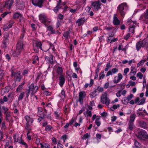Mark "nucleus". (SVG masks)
Returning <instances> with one entry per match:
<instances>
[{
    "instance_id": "nucleus-1",
    "label": "nucleus",
    "mask_w": 148,
    "mask_h": 148,
    "mask_svg": "<svg viewBox=\"0 0 148 148\" xmlns=\"http://www.w3.org/2000/svg\"><path fill=\"white\" fill-rule=\"evenodd\" d=\"M128 8V7L127 3H123L119 5L117 7V12L121 16L124 17Z\"/></svg>"
},
{
    "instance_id": "nucleus-2",
    "label": "nucleus",
    "mask_w": 148,
    "mask_h": 148,
    "mask_svg": "<svg viewBox=\"0 0 148 148\" xmlns=\"http://www.w3.org/2000/svg\"><path fill=\"white\" fill-rule=\"evenodd\" d=\"M136 22L133 21L131 19H128L126 22V24L129 25V32L130 33L133 34L134 32V29L136 26Z\"/></svg>"
},
{
    "instance_id": "nucleus-3",
    "label": "nucleus",
    "mask_w": 148,
    "mask_h": 148,
    "mask_svg": "<svg viewBox=\"0 0 148 148\" xmlns=\"http://www.w3.org/2000/svg\"><path fill=\"white\" fill-rule=\"evenodd\" d=\"M23 44L22 42L20 41L17 44L16 50L12 54V56L15 57H18L23 50Z\"/></svg>"
},
{
    "instance_id": "nucleus-4",
    "label": "nucleus",
    "mask_w": 148,
    "mask_h": 148,
    "mask_svg": "<svg viewBox=\"0 0 148 148\" xmlns=\"http://www.w3.org/2000/svg\"><path fill=\"white\" fill-rule=\"evenodd\" d=\"M136 136L138 138L141 140H145L148 139V134L144 130H142L139 131Z\"/></svg>"
},
{
    "instance_id": "nucleus-5",
    "label": "nucleus",
    "mask_w": 148,
    "mask_h": 148,
    "mask_svg": "<svg viewBox=\"0 0 148 148\" xmlns=\"http://www.w3.org/2000/svg\"><path fill=\"white\" fill-rule=\"evenodd\" d=\"M39 18L41 22L46 26H47L50 22V21L47 18L46 16L44 14H40Z\"/></svg>"
},
{
    "instance_id": "nucleus-6",
    "label": "nucleus",
    "mask_w": 148,
    "mask_h": 148,
    "mask_svg": "<svg viewBox=\"0 0 148 148\" xmlns=\"http://www.w3.org/2000/svg\"><path fill=\"white\" fill-rule=\"evenodd\" d=\"M101 102L103 104H105L108 106L110 103V101L107 97V94L104 92L101 96Z\"/></svg>"
},
{
    "instance_id": "nucleus-7",
    "label": "nucleus",
    "mask_w": 148,
    "mask_h": 148,
    "mask_svg": "<svg viewBox=\"0 0 148 148\" xmlns=\"http://www.w3.org/2000/svg\"><path fill=\"white\" fill-rule=\"evenodd\" d=\"M101 3L99 1H95L92 3V8L95 10H98L101 9Z\"/></svg>"
},
{
    "instance_id": "nucleus-8",
    "label": "nucleus",
    "mask_w": 148,
    "mask_h": 148,
    "mask_svg": "<svg viewBox=\"0 0 148 148\" xmlns=\"http://www.w3.org/2000/svg\"><path fill=\"white\" fill-rule=\"evenodd\" d=\"M10 37L8 33H4L2 43L4 45V47H6L8 43Z\"/></svg>"
},
{
    "instance_id": "nucleus-9",
    "label": "nucleus",
    "mask_w": 148,
    "mask_h": 148,
    "mask_svg": "<svg viewBox=\"0 0 148 148\" xmlns=\"http://www.w3.org/2000/svg\"><path fill=\"white\" fill-rule=\"evenodd\" d=\"M45 0H31L32 4L35 6L41 8Z\"/></svg>"
},
{
    "instance_id": "nucleus-10",
    "label": "nucleus",
    "mask_w": 148,
    "mask_h": 148,
    "mask_svg": "<svg viewBox=\"0 0 148 148\" xmlns=\"http://www.w3.org/2000/svg\"><path fill=\"white\" fill-rule=\"evenodd\" d=\"M38 90L37 86H34L33 83L29 87V89L31 93L34 94L36 93Z\"/></svg>"
},
{
    "instance_id": "nucleus-11",
    "label": "nucleus",
    "mask_w": 148,
    "mask_h": 148,
    "mask_svg": "<svg viewBox=\"0 0 148 148\" xmlns=\"http://www.w3.org/2000/svg\"><path fill=\"white\" fill-rule=\"evenodd\" d=\"M86 95V93L84 91H82L79 92V101L80 104L83 103V99L85 97Z\"/></svg>"
},
{
    "instance_id": "nucleus-12",
    "label": "nucleus",
    "mask_w": 148,
    "mask_h": 148,
    "mask_svg": "<svg viewBox=\"0 0 148 148\" xmlns=\"http://www.w3.org/2000/svg\"><path fill=\"white\" fill-rule=\"evenodd\" d=\"M14 22H9L8 23L5 24L3 26V29L4 31H6L8 30L9 29L11 28L12 27Z\"/></svg>"
},
{
    "instance_id": "nucleus-13",
    "label": "nucleus",
    "mask_w": 148,
    "mask_h": 148,
    "mask_svg": "<svg viewBox=\"0 0 148 148\" xmlns=\"http://www.w3.org/2000/svg\"><path fill=\"white\" fill-rule=\"evenodd\" d=\"M12 75L14 76V77L16 78V80L19 82L21 81V79L22 77V76L21 75V72L20 71H18L14 73L13 72H12Z\"/></svg>"
},
{
    "instance_id": "nucleus-14",
    "label": "nucleus",
    "mask_w": 148,
    "mask_h": 148,
    "mask_svg": "<svg viewBox=\"0 0 148 148\" xmlns=\"http://www.w3.org/2000/svg\"><path fill=\"white\" fill-rule=\"evenodd\" d=\"M13 3L14 0H8L5 2L4 7L10 9L11 8Z\"/></svg>"
},
{
    "instance_id": "nucleus-15",
    "label": "nucleus",
    "mask_w": 148,
    "mask_h": 148,
    "mask_svg": "<svg viewBox=\"0 0 148 148\" xmlns=\"http://www.w3.org/2000/svg\"><path fill=\"white\" fill-rule=\"evenodd\" d=\"M118 69L116 68L112 69L111 70L108 71L106 76H108L110 75H112L113 74L117 73L118 72Z\"/></svg>"
},
{
    "instance_id": "nucleus-16",
    "label": "nucleus",
    "mask_w": 148,
    "mask_h": 148,
    "mask_svg": "<svg viewBox=\"0 0 148 148\" xmlns=\"http://www.w3.org/2000/svg\"><path fill=\"white\" fill-rule=\"evenodd\" d=\"M114 36V35L111 34V35H110L109 37L107 38V42L108 43H111V42H114L118 40L117 38H113Z\"/></svg>"
},
{
    "instance_id": "nucleus-17",
    "label": "nucleus",
    "mask_w": 148,
    "mask_h": 148,
    "mask_svg": "<svg viewBox=\"0 0 148 148\" xmlns=\"http://www.w3.org/2000/svg\"><path fill=\"white\" fill-rule=\"evenodd\" d=\"M116 76H115L113 80V82L115 84H117L119 82L120 80L122 79L123 76L121 74V73H118V74L117 79H116Z\"/></svg>"
},
{
    "instance_id": "nucleus-18",
    "label": "nucleus",
    "mask_w": 148,
    "mask_h": 148,
    "mask_svg": "<svg viewBox=\"0 0 148 148\" xmlns=\"http://www.w3.org/2000/svg\"><path fill=\"white\" fill-rule=\"evenodd\" d=\"M113 23L114 25H119L120 23V21L117 17L116 14H115L114 15Z\"/></svg>"
},
{
    "instance_id": "nucleus-19",
    "label": "nucleus",
    "mask_w": 148,
    "mask_h": 148,
    "mask_svg": "<svg viewBox=\"0 0 148 148\" xmlns=\"http://www.w3.org/2000/svg\"><path fill=\"white\" fill-rule=\"evenodd\" d=\"M86 19L84 18H82L77 20L76 22V23L78 24V26H80L81 25H83Z\"/></svg>"
},
{
    "instance_id": "nucleus-20",
    "label": "nucleus",
    "mask_w": 148,
    "mask_h": 148,
    "mask_svg": "<svg viewBox=\"0 0 148 148\" xmlns=\"http://www.w3.org/2000/svg\"><path fill=\"white\" fill-rule=\"evenodd\" d=\"M53 56L51 55H50L49 57L46 56L45 57V60L46 61H47V63H49L51 64H53Z\"/></svg>"
},
{
    "instance_id": "nucleus-21",
    "label": "nucleus",
    "mask_w": 148,
    "mask_h": 148,
    "mask_svg": "<svg viewBox=\"0 0 148 148\" xmlns=\"http://www.w3.org/2000/svg\"><path fill=\"white\" fill-rule=\"evenodd\" d=\"M62 0H59L57 4V6L54 8L53 11L56 13H57L58 10L60 9L61 7V2Z\"/></svg>"
},
{
    "instance_id": "nucleus-22",
    "label": "nucleus",
    "mask_w": 148,
    "mask_h": 148,
    "mask_svg": "<svg viewBox=\"0 0 148 148\" xmlns=\"http://www.w3.org/2000/svg\"><path fill=\"white\" fill-rule=\"evenodd\" d=\"M148 19L146 17L145 14L144 15L143 14L140 16L139 20L143 23L147 24L148 23V21L147 20Z\"/></svg>"
},
{
    "instance_id": "nucleus-23",
    "label": "nucleus",
    "mask_w": 148,
    "mask_h": 148,
    "mask_svg": "<svg viewBox=\"0 0 148 148\" xmlns=\"http://www.w3.org/2000/svg\"><path fill=\"white\" fill-rule=\"evenodd\" d=\"M59 85L61 87H62L65 83V78L63 75H61L59 77Z\"/></svg>"
},
{
    "instance_id": "nucleus-24",
    "label": "nucleus",
    "mask_w": 148,
    "mask_h": 148,
    "mask_svg": "<svg viewBox=\"0 0 148 148\" xmlns=\"http://www.w3.org/2000/svg\"><path fill=\"white\" fill-rule=\"evenodd\" d=\"M19 17L20 18L19 21H21V19L23 18L22 15L20 13L18 12H16L14 14L13 18L14 19L18 18Z\"/></svg>"
},
{
    "instance_id": "nucleus-25",
    "label": "nucleus",
    "mask_w": 148,
    "mask_h": 148,
    "mask_svg": "<svg viewBox=\"0 0 148 148\" xmlns=\"http://www.w3.org/2000/svg\"><path fill=\"white\" fill-rule=\"evenodd\" d=\"M141 43L143 46V47L146 48H148V40L147 39H145L141 41Z\"/></svg>"
},
{
    "instance_id": "nucleus-26",
    "label": "nucleus",
    "mask_w": 148,
    "mask_h": 148,
    "mask_svg": "<svg viewBox=\"0 0 148 148\" xmlns=\"http://www.w3.org/2000/svg\"><path fill=\"white\" fill-rule=\"evenodd\" d=\"M139 125L140 127L144 129H147V125L146 123L143 121H140L139 122Z\"/></svg>"
},
{
    "instance_id": "nucleus-27",
    "label": "nucleus",
    "mask_w": 148,
    "mask_h": 148,
    "mask_svg": "<svg viewBox=\"0 0 148 148\" xmlns=\"http://www.w3.org/2000/svg\"><path fill=\"white\" fill-rule=\"evenodd\" d=\"M141 47H143V46L141 43V41L139 40L136 43V50L138 51Z\"/></svg>"
},
{
    "instance_id": "nucleus-28",
    "label": "nucleus",
    "mask_w": 148,
    "mask_h": 148,
    "mask_svg": "<svg viewBox=\"0 0 148 148\" xmlns=\"http://www.w3.org/2000/svg\"><path fill=\"white\" fill-rule=\"evenodd\" d=\"M25 118L26 121V123H30L32 124L33 122L34 121L33 119L31 118L28 115H26L25 117Z\"/></svg>"
},
{
    "instance_id": "nucleus-29",
    "label": "nucleus",
    "mask_w": 148,
    "mask_h": 148,
    "mask_svg": "<svg viewBox=\"0 0 148 148\" xmlns=\"http://www.w3.org/2000/svg\"><path fill=\"white\" fill-rule=\"evenodd\" d=\"M42 111V109L41 108L38 107V111L37 114L38 116H44V114Z\"/></svg>"
},
{
    "instance_id": "nucleus-30",
    "label": "nucleus",
    "mask_w": 148,
    "mask_h": 148,
    "mask_svg": "<svg viewBox=\"0 0 148 148\" xmlns=\"http://www.w3.org/2000/svg\"><path fill=\"white\" fill-rule=\"evenodd\" d=\"M32 59H33L32 63L33 64H35L36 63H37V62H38L39 59L37 56H33Z\"/></svg>"
},
{
    "instance_id": "nucleus-31",
    "label": "nucleus",
    "mask_w": 148,
    "mask_h": 148,
    "mask_svg": "<svg viewBox=\"0 0 148 148\" xmlns=\"http://www.w3.org/2000/svg\"><path fill=\"white\" fill-rule=\"evenodd\" d=\"M36 46L35 47L37 48H40L41 50H42V43L41 41H37L35 43Z\"/></svg>"
},
{
    "instance_id": "nucleus-32",
    "label": "nucleus",
    "mask_w": 148,
    "mask_h": 148,
    "mask_svg": "<svg viewBox=\"0 0 148 148\" xmlns=\"http://www.w3.org/2000/svg\"><path fill=\"white\" fill-rule=\"evenodd\" d=\"M136 116V114L135 113H134L130 116L129 123H134L135 118Z\"/></svg>"
},
{
    "instance_id": "nucleus-33",
    "label": "nucleus",
    "mask_w": 148,
    "mask_h": 148,
    "mask_svg": "<svg viewBox=\"0 0 148 148\" xmlns=\"http://www.w3.org/2000/svg\"><path fill=\"white\" fill-rule=\"evenodd\" d=\"M104 28L105 30L108 32L112 31L114 29V27L111 25H107Z\"/></svg>"
},
{
    "instance_id": "nucleus-34",
    "label": "nucleus",
    "mask_w": 148,
    "mask_h": 148,
    "mask_svg": "<svg viewBox=\"0 0 148 148\" xmlns=\"http://www.w3.org/2000/svg\"><path fill=\"white\" fill-rule=\"evenodd\" d=\"M100 116H97V117L95 120V123L98 127H99L101 124V122L100 121Z\"/></svg>"
},
{
    "instance_id": "nucleus-35",
    "label": "nucleus",
    "mask_w": 148,
    "mask_h": 148,
    "mask_svg": "<svg viewBox=\"0 0 148 148\" xmlns=\"http://www.w3.org/2000/svg\"><path fill=\"white\" fill-rule=\"evenodd\" d=\"M98 94L97 91L95 89L90 93V97L91 98H93L95 97Z\"/></svg>"
},
{
    "instance_id": "nucleus-36",
    "label": "nucleus",
    "mask_w": 148,
    "mask_h": 148,
    "mask_svg": "<svg viewBox=\"0 0 148 148\" xmlns=\"http://www.w3.org/2000/svg\"><path fill=\"white\" fill-rule=\"evenodd\" d=\"M94 81L93 80L91 79H90V81L89 84L88 83H86L84 85V87L85 88H87L88 86L89 87H91L93 84Z\"/></svg>"
},
{
    "instance_id": "nucleus-37",
    "label": "nucleus",
    "mask_w": 148,
    "mask_h": 148,
    "mask_svg": "<svg viewBox=\"0 0 148 148\" xmlns=\"http://www.w3.org/2000/svg\"><path fill=\"white\" fill-rule=\"evenodd\" d=\"M70 34L69 31H67L64 32L63 35L65 39L68 38L69 36H70Z\"/></svg>"
},
{
    "instance_id": "nucleus-38",
    "label": "nucleus",
    "mask_w": 148,
    "mask_h": 148,
    "mask_svg": "<svg viewBox=\"0 0 148 148\" xmlns=\"http://www.w3.org/2000/svg\"><path fill=\"white\" fill-rule=\"evenodd\" d=\"M30 123H26L25 126V129L27 132L30 131V130H32V128L31 126Z\"/></svg>"
},
{
    "instance_id": "nucleus-39",
    "label": "nucleus",
    "mask_w": 148,
    "mask_h": 148,
    "mask_svg": "<svg viewBox=\"0 0 148 148\" xmlns=\"http://www.w3.org/2000/svg\"><path fill=\"white\" fill-rule=\"evenodd\" d=\"M134 96L132 94H130V95L128 96L126 98L125 100H124V102H125L127 100V101H126V104L128 103L129 101L131 100L133 97Z\"/></svg>"
},
{
    "instance_id": "nucleus-40",
    "label": "nucleus",
    "mask_w": 148,
    "mask_h": 148,
    "mask_svg": "<svg viewBox=\"0 0 148 148\" xmlns=\"http://www.w3.org/2000/svg\"><path fill=\"white\" fill-rule=\"evenodd\" d=\"M63 69L61 67L58 66L57 69V73L59 75H62L63 73Z\"/></svg>"
},
{
    "instance_id": "nucleus-41",
    "label": "nucleus",
    "mask_w": 148,
    "mask_h": 148,
    "mask_svg": "<svg viewBox=\"0 0 148 148\" xmlns=\"http://www.w3.org/2000/svg\"><path fill=\"white\" fill-rule=\"evenodd\" d=\"M25 92H21L19 95L18 98V101H19L22 100L24 96Z\"/></svg>"
},
{
    "instance_id": "nucleus-42",
    "label": "nucleus",
    "mask_w": 148,
    "mask_h": 148,
    "mask_svg": "<svg viewBox=\"0 0 148 148\" xmlns=\"http://www.w3.org/2000/svg\"><path fill=\"white\" fill-rule=\"evenodd\" d=\"M33 133L31 131H29L27 132V138L29 140H31V136L33 135Z\"/></svg>"
},
{
    "instance_id": "nucleus-43",
    "label": "nucleus",
    "mask_w": 148,
    "mask_h": 148,
    "mask_svg": "<svg viewBox=\"0 0 148 148\" xmlns=\"http://www.w3.org/2000/svg\"><path fill=\"white\" fill-rule=\"evenodd\" d=\"M49 145L46 143H43L40 144L41 148H49Z\"/></svg>"
},
{
    "instance_id": "nucleus-44",
    "label": "nucleus",
    "mask_w": 148,
    "mask_h": 148,
    "mask_svg": "<svg viewBox=\"0 0 148 148\" xmlns=\"http://www.w3.org/2000/svg\"><path fill=\"white\" fill-rule=\"evenodd\" d=\"M49 48L46 51H48L49 49H51L54 52L56 51L54 45L51 43L49 42Z\"/></svg>"
},
{
    "instance_id": "nucleus-45",
    "label": "nucleus",
    "mask_w": 148,
    "mask_h": 148,
    "mask_svg": "<svg viewBox=\"0 0 148 148\" xmlns=\"http://www.w3.org/2000/svg\"><path fill=\"white\" fill-rule=\"evenodd\" d=\"M128 129L130 130H133V128L134 127V123H128Z\"/></svg>"
},
{
    "instance_id": "nucleus-46",
    "label": "nucleus",
    "mask_w": 148,
    "mask_h": 148,
    "mask_svg": "<svg viewBox=\"0 0 148 148\" xmlns=\"http://www.w3.org/2000/svg\"><path fill=\"white\" fill-rule=\"evenodd\" d=\"M48 30L50 31L51 34L55 33V31L53 29V27L51 26H49L48 27Z\"/></svg>"
},
{
    "instance_id": "nucleus-47",
    "label": "nucleus",
    "mask_w": 148,
    "mask_h": 148,
    "mask_svg": "<svg viewBox=\"0 0 148 148\" xmlns=\"http://www.w3.org/2000/svg\"><path fill=\"white\" fill-rule=\"evenodd\" d=\"M146 60V59H145L143 60H141L138 64H137V67H139L140 66L143 65L145 62Z\"/></svg>"
},
{
    "instance_id": "nucleus-48",
    "label": "nucleus",
    "mask_w": 148,
    "mask_h": 148,
    "mask_svg": "<svg viewBox=\"0 0 148 148\" xmlns=\"http://www.w3.org/2000/svg\"><path fill=\"white\" fill-rule=\"evenodd\" d=\"M60 95L61 98H64L65 97L66 94H65V91L64 89H62L61 90V93L60 94Z\"/></svg>"
},
{
    "instance_id": "nucleus-49",
    "label": "nucleus",
    "mask_w": 148,
    "mask_h": 148,
    "mask_svg": "<svg viewBox=\"0 0 148 148\" xmlns=\"http://www.w3.org/2000/svg\"><path fill=\"white\" fill-rule=\"evenodd\" d=\"M11 112H8L5 114H4L5 115V119L6 120L8 121L9 120V117H10L11 116Z\"/></svg>"
},
{
    "instance_id": "nucleus-50",
    "label": "nucleus",
    "mask_w": 148,
    "mask_h": 148,
    "mask_svg": "<svg viewBox=\"0 0 148 148\" xmlns=\"http://www.w3.org/2000/svg\"><path fill=\"white\" fill-rule=\"evenodd\" d=\"M134 145L136 148H140L141 146L140 144L136 140H134Z\"/></svg>"
},
{
    "instance_id": "nucleus-51",
    "label": "nucleus",
    "mask_w": 148,
    "mask_h": 148,
    "mask_svg": "<svg viewBox=\"0 0 148 148\" xmlns=\"http://www.w3.org/2000/svg\"><path fill=\"white\" fill-rule=\"evenodd\" d=\"M105 76V74H104V71H102L100 73L99 76V79H103L104 78Z\"/></svg>"
},
{
    "instance_id": "nucleus-52",
    "label": "nucleus",
    "mask_w": 148,
    "mask_h": 148,
    "mask_svg": "<svg viewBox=\"0 0 148 148\" xmlns=\"http://www.w3.org/2000/svg\"><path fill=\"white\" fill-rule=\"evenodd\" d=\"M90 137V135L88 133H86L84 135L82 138L83 140H86V139Z\"/></svg>"
},
{
    "instance_id": "nucleus-53",
    "label": "nucleus",
    "mask_w": 148,
    "mask_h": 148,
    "mask_svg": "<svg viewBox=\"0 0 148 148\" xmlns=\"http://www.w3.org/2000/svg\"><path fill=\"white\" fill-rule=\"evenodd\" d=\"M96 90L97 91L98 94H99L100 92H102L104 91L103 88L101 87H98L96 89Z\"/></svg>"
},
{
    "instance_id": "nucleus-54",
    "label": "nucleus",
    "mask_w": 148,
    "mask_h": 148,
    "mask_svg": "<svg viewBox=\"0 0 148 148\" xmlns=\"http://www.w3.org/2000/svg\"><path fill=\"white\" fill-rule=\"evenodd\" d=\"M95 103L93 101H91L90 102V105L88 107L89 109L91 110L92 109V107L94 105Z\"/></svg>"
},
{
    "instance_id": "nucleus-55",
    "label": "nucleus",
    "mask_w": 148,
    "mask_h": 148,
    "mask_svg": "<svg viewBox=\"0 0 148 148\" xmlns=\"http://www.w3.org/2000/svg\"><path fill=\"white\" fill-rule=\"evenodd\" d=\"M52 128V127L50 125H47L46 126L45 130L47 131H49Z\"/></svg>"
},
{
    "instance_id": "nucleus-56",
    "label": "nucleus",
    "mask_w": 148,
    "mask_h": 148,
    "mask_svg": "<svg viewBox=\"0 0 148 148\" xmlns=\"http://www.w3.org/2000/svg\"><path fill=\"white\" fill-rule=\"evenodd\" d=\"M18 143H20L21 144L23 145L24 146V147H25V148H27V145L22 140H19V142H18Z\"/></svg>"
},
{
    "instance_id": "nucleus-57",
    "label": "nucleus",
    "mask_w": 148,
    "mask_h": 148,
    "mask_svg": "<svg viewBox=\"0 0 148 148\" xmlns=\"http://www.w3.org/2000/svg\"><path fill=\"white\" fill-rule=\"evenodd\" d=\"M1 129L5 130L6 128L5 123V122H3L0 125Z\"/></svg>"
},
{
    "instance_id": "nucleus-58",
    "label": "nucleus",
    "mask_w": 148,
    "mask_h": 148,
    "mask_svg": "<svg viewBox=\"0 0 148 148\" xmlns=\"http://www.w3.org/2000/svg\"><path fill=\"white\" fill-rule=\"evenodd\" d=\"M2 108L4 112V114H5L6 113L8 112L9 109L7 107L3 106H2Z\"/></svg>"
},
{
    "instance_id": "nucleus-59",
    "label": "nucleus",
    "mask_w": 148,
    "mask_h": 148,
    "mask_svg": "<svg viewBox=\"0 0 148 148\" xmlns=\"http://www.w3.org/2000/svg\"><path fill=\"white\" fill-rule=\"evenodd\" d=\"M86 116L88 117V116L91 117L92 116L91 111H89L88 110L86 112Z\"/></svg>"
},
{
    "instance_id": "nucleus-60",
    "label": "nucleus",
    "mask_w": 148,
    "mask_h": 148,
    "mask_svg": "<svg viewBox=\"0 0 148 148\" xmlns=\"http://www.w3.org/2000/svg\"><path fill=\"white\" fill-rule=\"evenodd\" d=\"M137 76L140 79H142L143 77V75L140 72H138L137 74Z\"/></svg>"
},
{
    "instance_id": "nucleus-61",
    "label": "nucleus",
    "mask_w": 148,
    "mask_h": 148,
    "mask_svg": "<svg viewBox=\"0 0 148 148\" xmlns=\"http://www.w3.org/2000/svg\"><path fill=\"white\" fill-rule=\"evenodd\" d=\"M67 138V135L64 134L63 135L61 138V139H62L64 143L65 142Z\"/></svg>"
},
{
    "instance_id": "nucleus-62",
    "label": "nucleus",
    "mask_w": 148,
    "mask_h": 148,
    "mask_svg": "<svg viewBox=\"0 0 148 148\" xmlns=\"http://www.w3.org/2000/svg\"><path fill=\"white\" fill-rule=\"evenodd\" d=\"M130 36H131L130 34V33H128L126 35L124 36V39H125V40H128L130 38Z\"/></svg>"
},
{
    "instance_id": "nucleus-63",
    "label": "nucleus",
    "mask_w": 148,
    "mask_h": 148,
    "mask_svg": "<svg viewBox=\"0 0 148 148\" xmlns=\"http://www.w3.org/2000/svg\"><path fill=\"white\" fill-rule=\"evenodd\" d=\"M134 69H131L130 73V74L131 75H134L136 74V71H134Z\"/></svg>"
},
{
    "instance_id": "nucleus-64",
    "label": "nucleus",
    "mask_w": 148,
    "mask_h": 148,
    "mask_svg": "<svg viewBox=\"0 0 148 148\" xmlns=\"http://www.w3.org/2000/svg\"><path fill=\"white\" fill-rule=\"evenodd\" d=\"M23 88V86H21V85H19V86H18V87H17V88L16 90V91L18 92L20 91Z\"/></svg>"
}]
</instances>
